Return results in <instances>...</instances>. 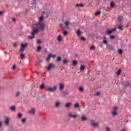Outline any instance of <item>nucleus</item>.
Segmentation results:
<instances>
[{
    "mask_svg": "<svg viewBox=\"0 0 131 131\" xmlns=\"http://www.w3.org/2000/svg\"><path fill=\"white\" fill-rule=\"evenodd\" d=\"M68 116H69V117H72L73 118H76L77 117V115H72V114L71 113H69L68 114Z\"/></svg>",
    "mask_w": 131,
    "mask_h": 131,
    "instance_id": "11",
    "label": "nucleus"
},
{
    "mask_svg": "<svg viewBox=\"0 0 131 131\" xmlns=\"http://www.w3.org/2000/svg\"><path fill=\"white\" fill-rule=\"evenodd\" d=\"M40 63H41L42 61L41 60H39V61Z\"/></svg>",
    "mask_w": 131,
    "mask_h": 131,
    "instance_id": "59",
    "label": "nucleus"
},
{
    "mask_svg": "<svg viewBox=\"0 0 131 131\" xmlns=\"http://www.w3.org/2000/svg\"><path fill=\"white\" fill-rule=\"evenodd\" d=\"M59 90L60 91H63L64 90V83H60L59 84Z\"/></svg>",
    "mask_w": 131,
    "mask_h": 131,
    "instance_id": "9",
    "label": "nucleus"
},
{
    "mask_svg": "<svg viewBox=\"0 0 131 131\" xmlns=\"http://www.w3.org/2000/svg\"><path fill=\"white\" fill-rule=\"evenodd\" d=\"M58 41H62V37L61 35H59L57 38Z\"/></svg>",
    "mask_w": 131,
    "mask_h": 131,
    "instance_id": "25",
    "label": "nucleus"
},
{
    "mask_svg": "<svg viewBox=\"0 0 131 131\" xmlns=\"http://www.w3.org/2000/svg\"><path fill=\"white\" fill-rule=\"evenodd\" d=\"M118 20H119V21H122V16H119L118 17Z\"/></svg>",
    "mask_w": 131,
    "mask_h": 131,
    "instance_id": "44",
    "label": "nucleus"
},
{
    "mask_svg": "<svg viewBox=\"0 0 131 131\" xmlns=\"http://www.w3.org/2000/svg\"><path fill=\"white\" fill-rule=\"evenodd\" d=\"M118 29H120V30H123V26L120 25L118 26Z\"/></svg>",
    "mask_w": 131,
    "mask_h": 131,
    "instance_id": "20",
    "label": "nucleus"
},
{
    "mask_svg": "<svg viewBox=\"0 0 131 131\" xmlns=\"http://www.w3.org/2000/svg\"><path fill=\"white\" fill-rule=\"evenodd\" d=\"M41 50V46H38L37 49V52H40Z\"/></svg>",
    "mask_w": 131,
    "mask_h": 131,
    "instance_id": "30",
    "label": "nucleus"
},
{
    "mask_svg": "<svg viewBox=\"0 0 131 131\" xmlns=\"http://www.w3.org/2000/svg\"><path fill=\"white\" fill-rule=\"evenodd\" d=\"M123 85H124L125 88H130V82L128 81H126L123 83Z\"/></svg>",
    "mask_w": 131,
    "mask_h": 131,
    "instance_id": "4",
    "label": "nucleus"
},
{
    "mask_svg": "<svg viewBox=\"0 0 131 131\" xmlns=\"http://www.w3.org/2000/svg\"><path fill=\"white\" fill-rule=\"evenodd\" d=\"M79 90L80 92H82L83 91V88L79 87Z\"/></svg>",
    "mask_w": 131,
    "mask_h": 131,
    "instance_id": "43",
    "label": "nucleus"
},
{
    "mask_svg": "<svg viewBox=\"0 0 131 131\" xmlns=\"http://www.w3.org/2000/svg\"><path fill=\"white\" fill-rule=\"evenodd\" d=\"M51 58H52V54H50L48 55V57L47 58V61H50Z\"/></svg>",
    "mask_w": 131,
    "mask_h": 131,
    "instance_id": "26",
    "label": "nucleus"
},
{
    "mask_svg": "<svg viewBox=\"0 0 131 131\" xmlns=\"http://www.w3.org/2000/svg\"><path fill=\"white\" fill-rule=\"evenodd\" d=\"M6 7H9V6L7 5Z\"/></svg>",
    "mask_w": 131,
    "mask_h": 131,
    "instance_id": "60",
    "label": "nucleus"
},
{
    "mask_svg": "<svg viewBox=\"0 0 131 131\" xmlns=\"http://www.w3.org/2000/svg\"><path fill=\"white\" fill-rule=\"evenodd\" d=\"M121 131H125V129H122Z\"/></svg>",
    "mask_w": 131,
    "mask_h": 131,
    "instance_id": "58",
    "label": "nucleus"
},
{
    "mask_svg": "<svg viewBox=\"0 0 131 131\" xmlns=\"http://www.w3.org/2000/svg\"><path fill=\"white\" fill-rule=\"evenodd\" d=\"M100 14H101V11H97L95 13V16H99V15H100Z\"/></svg>",
    "mask_w": 131,
    "mask_h": 131,
    "instance_id": "34",
    "label": "nucleus"
},
{
    "mask_svg": "<svg viewBox=\"0 0 131 131\" xmlns=\"http://www.w3.org/2000/svg\"><path fill=\"white\" fill-rule=\"evenodd\" d=\"M57 86H54L53 88H48V90L49 91V92H54V91H56L57 90Z\"/></svg>",
    "mask_w": 131,
    "mask_h": 131,
    "instance_id": "7",
    "label": "nucleus"
},
{
    "mask_svg": "<svg viewBox=\"0 0 131 131\" xmlns=\"http://www.w3.org/2000/svg\"><path fill=\"white\" fill-rule=\"evenodd\" d=\"M96 49V47H95V46H92L91 47H90V50L91 51H94L95 50V49Z\"/></svg>",
    "mask_w": 131,
    "mask_h": 131,
    "instance_id": "31",
    "label": "nucleus"
},
{
    "mask_svg": "<svg viewBox=\"0 0 131 131\" xmlns=\"http://www.w3.org/2000/svg\"><path fill=\"white\" fill-rule=\"evenodd\" d=\"M117 110H118V107L115 106L113 107V112L112 113V114L113 115V116H116V115H117Z\"/></svg>",
    "mask_w": 131,
    "mask_h": 131,
    "instance_id": "3",
    "label": "nucleus"
},
{
    "mask_svg": "<svg viewBox=\"0 0 131 131\" xmlns=\"http://www.w3.org/2000/svg\"><path fill=\"white\" fill-rule=\"evenodd\" d=\"M80 34H81V32H80V30L79 29L77 31V35L78 36H80Z\"/></svg>",
    "mask_w": 131,
    "mask_h": 131,
    "instance_id": "24",
    "label": "nucleus"
},
{
    "mask_svg": "<svg viewBox=\"0 0 131 131\" xmlns=\"http://www.w3.org/2000/svg\"><path fill=\"white\" fill-rule=\"evenodd\" d=\"M13 46L14 47H17V43H14Z\"/></svg>",
    "mask_w": 131,
    "mask_h": 131,
    "instance_id": "54",
    "label": "nucleus"
},
{
    "mask_svg": "<svg viewBox=\"0 0 131 131\" xmlns=\"http://www.w3.org/2000/svg\"><path fill=\"white\" fill-rule=\"evenodd\" d=\"M100 95H101V93H100V92L96 93V96H100Z\"/></svg>",
    "mask_w": 131,
    "mask_h": 131,
    "instance_id": "50",
    "label": "nucleus"
},
{
    "mask_svg": "<svg viewBox=\"0 0 131 131\" xmlns=\"http://www.w3.org/2000/svg\"><path fill=\"white\" fill-rule=\"evenodd\" d=\"M61 60H62V58L60 56H58L57 58V61L58 62H60V61H61Z\"/></svg>",
    "mask_w": 131,
    "mask_h": 131,
    "instance_id": "35",
    "label": "nucleus"
},
{
    "mask_svg": "<svg viewBox=\"0 0 131 131\" xmlns=\"http://www.w3.org/2000/svg\"><path fill=\"white\" fill-rule=\"evenodd\" d=\"M85 69V66L81 65L80 68V71H83Z\"/></svg>",
    "mask_w": 131,
    "mask_h": 131,
    "instance_id": "17",
    "label": "nucleus"
},
{
    "mask_svg": "<svg viewBox=\"0 0 131 131\" xmlns=\"http://www.w3.org/2000/svg\"><path fill=\"white\" fill-rule=\"evenodd\" d=\"M10 110H12V111H15L16 110V107L14 106H11Z\"/></svg>",
    "mask_w": 131,
    "mask_h": 131,
    "instance_id": "29",
    "label": "nucleus"
},
{
    "mask_svg": "<svg viewBox=\"0 0 131 131\" xmlns=\"http://www.w3.org/2000/svg\"><path fill=\"white\" fill-rule=\"evenodd\" d=\"M38 28L33 27V31L31 32L32 36H28L29 39H33V38H34L35 33H37V32H38Z\"/></svg>",
    "mask_w": 131,
    "mask_h": 131,
    "instance_id": "2",
    "label": "nucleus"
},
{
    "mask_svg": "<svg viewBox=\"0 0 131 131\" xmlns=\"http://www.w3.org/2000/svg\"><path fill=\"white\" fill-rule=\"evenodd\" d=\"M20 96V92H17L15 94V97H19Z\"/></svg>",
    "mask_w": 131,
    "mask_h": 131,
    "instance_id": "39",
    "label": "nucleus"
},
{
    "mask_svg": "<svg viewBox=\"0 0 131 131\" xmlns=\"http://www.w3.org/2000/svg\"><path fill=\"white\" fill-rule=\"evenodd\" d=\"M5 123L6 125H9V123H10V117H6L5 121Z\"/></svg>",
    "mask_w": 131,
    "mask_h": 131,
    "instance_id": "8",
    "label": "nucleus"
},
{
    "mask_svg": "<svg viewBox=\"0 0 131 131\" xmlns=\"http://www.w3.org/2000/svg\"><path fill=\"white\" fill-rule=\"evenodd\" d=\"M51 57H52V58H55V57H56V55H51Z\"/></svg>",
    "mask_w": 131,
    "mask_h": 131,
    "instance_id": "55",
    "label": "nucleus"
},
{
    "mask_svg": "<svg viewBox=\"0 0 131 131\" xmlns=\"http://www.w3.org/2000/svg\"><path fill=\"white\" fill-rule=\"evenodd\" d=\"M115 30H116V29L115 28H114L113 29L110 30V29H107L106 30V33L107 34H111V33H112L113 32H114V31H115Z\"/></svg>",
    "mask_w": 131,
    "mask_h": 131,
    "instance_id": "6",
    "label": "nucleus"
},
{
    "mask_svg": "<svg viewBox=\"0 0 131 131\" xmlns=\"http://www.w3.org/2000/svg\"><path fill=\"white\" fill-rule=\"evenodd\" d=\"M28 46V43H22L21 44V48H23L24 49H25L26 48H27V46Z\"/></svg>",
    "mask_w": 131,
    "mask_h": 131,
    "instance_id": "12",
    "label": "nucleus"
},
{
    "mask_svg": "<svg viewBox=\"0 0 131 131\" xmlns=\"http://www.w3.org/2000/svg\"><path fill=\"white\" fill-rule=\"evenodd\" d=\"M16 69V65H13L12 67V69Z\"/></svg>",
    "mask_w": 131,
    "mask_h": 131,
    "instance_id": "51",
    "label": "nucleus"
},
{
    "mask_svg": "<svg viewBox=\"0 0 131 131\" xmlns=\"http://www.w3.org/2000/svg\"><path fill=\"white\" fill-rule=\"evenodd\" d=\"M22 123H25L26 122V119L24 118L21 120Z\"/></svg>",
    "mask_w": 131,
    "mask_h": 131,
    "instance_id": "40",
    "label": "nucleus"
},
{
    "mask_svg": "<svg viewBox=\"0 0 131 131\" xmlns=\"http://www.w3.org/2000/svg\"><path fill=\"white\" fill-rule=\"evenodd\" d=\"M55 64L54 63H50L48 66L47 70L48 71H50L51 68H55Z\"/></svg>",
    "mask_w": 131,
    "mask_h": 131,
    "instance_id": "5",
    "label": "nucleus"
},
{
    "mask_svg": "<svg viewBox=\"0 0 131 131\" xmlns=\"http://www.w3.org/2000/svg\"><path fill=\"white\" fill-rule=\"evenodd\" d=\"M20 59H21V60H23V59H25V54L21 53L20 54Z\"/></svg>",
    "mask_w": 131,
    "mask_h": 131,
    "instance_id": "22",
    "label": "nucleus"
},
{
    "mask_svg": "<svg viewBox=\"0 0 131 131\" xmlns=\"http://www.w3.org/2000/svg\"><path fill=\"white\" fill-rule=\"evenodd\" d=\"M91 123L92 125L95 127L98 126V125H99V123L98 122H95V121L94 120L91 121Z\"/></svg>",
    "mask_w": 131,
    "mask_h": 131,
    "instance_id": "10",
    "label": "nucleus"
},
{
    "mask_svg": "<svg viewBox=\"0 0 131 131\" xmlns=\"http://www.w3.org/2000/svg\"><path fill=\"white\" fill-rule=\"evenodd\" d=\"M76 7H80L81 8L83 7V4L82 3H80L79 4H77L76 5Z\"/></svg>",
    "mask_w": 131,
    "mask_h": 131,
    "instance_id": "19",
    "label": "nucleus"
},
{
    "mask_svg": "<svg viewBox=\"0 0 131 131\" xmlns=\"http://www.w3.org/2000/svg\"><path fill=\"white\" fill-rule=\"evenodd\" d=\"M63 35H67V34H68V32L67 31H64L63 32Z\"/></svg>",
    "mask_w": 131,
    "mask_h": 131,
    "instance_id": "41",
    "label": "nucleus"
},
{
    "mask_svg": "<svg viewBox=\"0 0 131 131\" xmlns=\"http://www.w3.org/2000/svg\"><path fill=\"white\" fill-rule=\"evenodd\" d=\"M2 125H3V122L0 121V127H2Z\"/></svg>",
    "mask_w": 131,
    "mask_h": 131,
    "instance_id": "52",
    "label": "nucleus"
},
{
    "mask_svg": "<svg viewBox=\"0 0 131 131\" xmlns=\"http://www.w3.org/2000/svg\"><path fill=\"white\" fill-rule=\"evenodd\" d=\"M55 107H56V108L60 107V102L57 101L55 102Z\"/></svg>",
    "mask_w": 131,
    "mask_h": 131,
    "instance_id": "18",
    "label": "nucleus"
},
{
    "mask_svg": "<svg viewBox=\"0 0 131 131\" xmlns=\"http://www.w3.org/2000/svg\"><path fill=\"white\" fill-rule=\"evenodd\" d=\"M62 62H63V64H67V62H68V61H67V59L66 58H64L62 60Z\"/></svg>",
    "mask_w": 131,
    "mask_h": 131,
    "instance_id": "32",
    "label": "nucleus"
},
{
    "mask_svg": "<svg viewBox=\"0 0 131 131\" xmlns=\"http://www.w3.org/2000/svg\"><path fill=\"white\" fill-rule=\"evenodd\" d=\"M76 65H77V61L74 60L73 61V66H76Z\"/></svg>",
    "mask_w": 131,
    "mask_h": 131,
    "instance_id": "28",
    "label": "nucleus"
},
{
    "mask_svg": "<svg viewBox=\"0 0 131 131\" xmlns=\"http://www.w3.org/2000/svg\"><path fill=\"white\" fill-rule=\"evenodd\" d=\"M74 108H79V103H76L74 104Z\"/></svg>",
    "mask_w": 131,
    "mask_h": 131,
    "instance_id": "27",
    "label": "nucleus"
},
{
    "mask_svg": "<svg viewBox=\"0 0 131 131\" xmlns=\"http://www.w3.org/2000/svg\"><path fill=\"white\" fill-rule=\"evenodd\" d=\"M105 130H106V131H110L111 129H110V128H109V127H105Z\"/></svg>",
    "mask_w": 131,
    "mask_h": 131,
    "instance_id": "45",
    "label": "nucleus"
},
{
    "mask_svg": "<svg viewBox=\"0 0 131 131\" xmlns=\"http://www.w3.org/2000/svg\"><path fill=\"white\" fill-rule=\"evenodd\" d=\"M28 113L30 114H34L35 113V110H34V108H32L28 112Z\"/></svg>",
    "mask_w": 131,
    "mask_h": 131,
    "instance_id": "13",
    "label": "nucleus"
},
{
    "mask_svg": "<svg viewBox=\"0 0 131 131\" xmlns=\"http://www.w3.org/2000/svg\"><path fill=\"white\" fill-rule=\"evenodd\" d=\"M37 43H41V41H40V40H39V39H38L37 40Z\"/></svg>",
    "mask_w": 131,
    "mask_h": 131,
    "instance_id": "47",
    "label": "nucleus"
},
{
    "mask_svg": "<svg viewBox=\"0 0 131 131\" xmlns=\"http://www.w3.org/2000/svg\"><path fill=\"white\" fill-rule=\"evenodd\" d=\"M118 53H119V54H120V55H122L123 51L121 49H119L118 50Z\"/></svg>",
    "mask_w": 131,
    "mask_h": 131,
    "instance_id": "42",
    "label": "nucleus"
},
{
    "mask_svg": "<svg viewBox=\"0 0 131 131\" xmlns=\"http://www.w3.org/2000/svg\"><path fill=\"white\" fill-rule=\"evenodd\" d=\"M81 40H85V37H81Z\"/></svg>",
    "mask_w": 131,
    "mask_h": 131,
    "instance_id": "48",
    "label": "nucleus"
},
{
    "mask_svg": "<svg viewBox=\"0 0 131 131\" xmlns=\"http://www.w3.org/2000/svg\"><path fill=\"white\" fill-rule=\"evenodd\" d=\"M24 49L23 47H21V48H20L19 49V52H23L24 51Z\"/></svg>",
    "mask_w": 131,
    "mask_h": 131,
    "instance_id": "46",
    "label": "nucleus"
},
{
    "mask_svg": "<svg viewBox=\"0 0 131 131\" xmlns=\"http://www.w3.org/2000/svg\"><path fill=\"white\" fill-rule=\"evenodd\" d=\"M12 21H14V22H15V21H16V18H12Z\"/></svg>",
    "mask_w": 131,
    "mask_h": 131,
    "instance_id": "56",
    "label": "nucleus"
},
{
    "mask_svg": "<svg viewBox=\"0 0 131 131\" xmlns=\"http://www.w3.org/2000/svg\"><path fill=\"white\" fill-rule=\"evenodd\" d=\"M17 117H18V118H22V114L18 113L17 115Z\"/></svg>",
    "mask_w": 131,
    "mask_h": 131,
    "instance_id": "38",
    "label": "nucleus"
},
{
    "mask_svg": "<svg viewBox=\"0 0 131 131\" xmlns=\"http://www.w3.org/2000/svg\"><path fill=\"white\" fill-rule=\"evenodd\" d=\"M128 27V23H127V25L125 26V28H127Z\"/></svg>",
    "mask_w": 131,
    "mask_h": 131,
    "instance_id": "53",
    "label": "nucleus"
},
{
    "mask_svg": "<svg viewBox=\"0 0 131 131\" xmlns=\"http://www.w3.org/2000/svg\"><path fill=\"white\" fill-rule=\"evenodd\" d=\"M110 6L111 8H114V2H111Z\"/></svg>",
    "mask_w": 131,
    "mask_h": 131,
    "instance_id": "36",
    "label": "nucleus"
},
{
    "mask_svg": "<svg viewBox=\"0 0 131 131\" xmlns=\"http://www.w3.org/2000/svg\"><path fill=\"white\" fill-rule=\"evenodd\" d=\"M43 16H40L39 17V21L38 23L36 25L37 28H38V30L40 29L42 31L45 30V24L42 23V21H43Z\"/></svg>",
    "mask_w": 131,
    "mask_h": 131,
    "instance_id": "1",
    "label": "nucleus"
},
{
    "mask_svg": "<svg viewBox=\"0 0 131 131\" xmlns=\"http://www.w3.org/2000/svg\"><path fill=\"white\" fill-rule=\"evenodd\" d=\"M121 73V69H119L117 72L116 74L118 76H119Z\"/></svg>",
    "mask_w": 131,
    "mask_h": 131,
    "instance_id": "21",
    "label": "nucleus"
},
{
    "mask_svg": "<svg viewBox=\"0 0 131 131\" xmlns=\"http://www.w3.org/2000/svg\"><path fill=\"white\" fill-rule=\"evenodd\" d=\"M64 25H66V27H68V25H69V21H66L64 22Z\"/></svg>",
    "mask_w": 131,
    "mask_h": 131,
    "instance_id": "37",
    "label": "nucleus"
},
{
    "mask_svg": "<svg viewBox=\"0 0 131 131\" xmlns=\"http://www.w3.org/2000/svg\"><path fill=\"white\" fill-rule=\"evenodd\" d=\"M36 0H33V2L32 4V5H34L35 4H36V2H35Z\"/></svg>",
    "mask_w": 131,
    "mask_h": 131,
    "instance_id": "49",
    "label": "nucleus"
},
{
    "mask_svg": "<svg viewBox=\"0 0 131 131\" xmlns=\"http://www.w3.org/2000/svg\"><path fill=\"white\" fill-rule=\"evenodd\" d=\"M45 83H42L40 85V89H41V90H43V89H45Z\"/></svg>",
    "mask_w": 131,
    "mask_h": 131,
    "instance_id": "23",
    "label": "nucleus"
},
{
    "mask_svg": "<svg viewBox=\"0 0 131 131\" xmlns=\"http://www.w3.org/2000/svg\"><path fill=\"white\" fill-rule=\"evenodd\" d=\"M71 106V103L68 102L65 105V108H67V109H69V107Z\"/></svg>",
    "mask_w": 131,
    "mask_h": 131,
    "instance_id": "14",
    "label": "nucleus"
},
{
    "mask_svg": "<svg viewBox=\"0 0 131 131\" xmlns=\"http://www.w3.org/2000/svg\"><path fill=\"white\" fill-rule=\"evenodd\" d=\"M88 119V118H86V117H85V116H82L81 118V120L82 121H85V120H86Z\"/></svg>",
    "mask_w": 131,
    "mask_h": 131,
    "instance_id": "15",
    "label": "nucleus"
},
{
    "mask_svg": "<svg viewBox=\"0 0 131 131\" xmlns=\"http://www.w3.org/2000/svg\"><path fill=\"white\" fill-rule=\"evenodd\" d=\"M103 43H104V45H108V41L106 40V37H103Z\"/></svg>",
    "mask_w": 131,
    "mask_h": 131,
    "instance_id": "16",
    "label": "nucleus"
},
{
    "mask_svg": "<svg viewBox=\"0 0 131 131\" xmlns=\"http://www.w3.org/2000/svg\"><path fill=\"white\" fill-rule=\"evenodd\" d=\"M3 13V11H0V16H1V15H2Z\"/></svg>",
    "mask_w": 131,
    "mask_h": 131,
    "instance_id": "57",
    "label": "nucleus"
},
{
    "mask_svg": "<svg viewBox=\"0 0 131 131\" xmlns=\"http://www.w3.org/2000/svg\"><path fill=\"white\" fill-rule=\"evenodd\" d=\"M115 38V36H114V35H111L110 36V38L111 39H114Z\"/></svg>",
    "mask_w": 131,
    "mask_h": 131,
    "instance_id": "33",
    "label": "nucleus"
}]
</instances>
